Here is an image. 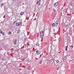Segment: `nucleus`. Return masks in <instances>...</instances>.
Masks as SVG:
<instances>
[{
  "label": "nucleus",
  "mask_w": 74,
  "mask_h": 74,
  "mask_svg": "<svg viewBox=\"0 0 74 74\" xmlns=\"http://www.w3.org/2000/svg\"><path fill=\"white\" fill-rule=\"evenodd\" d=\"M58 24H60V23H59V21L57 20L55 22V23H53L52 24V26L53 27V26L57 27L58 25Z\"/></svg>",
  "instance_id": "obj_1"
},
{
  "label": "nucleus",
  "mask_w": 74,
  "mask_h": 74,
  "mask_svg": "<svg viewBox=\"0 0 74 74\" xmlns=\"http://www.w3.org/2000/svg\"><path fill=\"white\" fill-rule=\"evenodd\" d=\"M40 36L41 37H43V35H44V31L42 30L40 32Z\"/></svg>",
  "instance_id": "obj_2"
},
{
  "label": "nucleus",
  "mask_w": 74,
  "mask_h": 74,
  "mask_svg": "<svg viewBox=\"0 0 74 74\" xmlns=\"http://www.w3.org/2000/svg\"><path fill=\"white\" fill-rule=\"evenodd\" d=\"M16 26H20V25H22V23H21V22H20L19 23H16Z\"/></svg>",
  "instance_id": "obj_3"
},
{
  "label": "nucleus",
  "mask_w": 74,
  "mask_h": 74,
  "mask_svg": "<svg viewBox=\"0 0 74 74\" xmlns=\"http://www.w3.org/2000/svg\"><path fill=\"white\" fill-rule=\"evenodd\" d=\"M51 56L53 57V56H55V53L51 52Z\"/></svg>",
  "instance_id": "obj_4"
},
{
  "label": "nucleus",
  "mask_w": 74,
  "mask_h": 74,
  "mask_svg": "<svg viewBox=\"0 0 74 74\" xmlns=\"http://www.w3.org/2000/svg\"><path fill=\"white\" fill-rule=\"evenodd\" d=\"M58 3H59V2H58L57 3H56L54 5V6H55V7L57 6V5H58Z\"/></svg>",
  "instance_id": "obj_5"
},
{
  "label": "nucleus",
  "mask_w": 74,
  "mask_h": 74,
  "mask_svg": "<svg viewBox=\"0 0 74 74\" xmlns=\"http://www.w3.org/2000/svg\"><path fill=\"white\" fill-rule=\"evenodd\" d=\"M17 42V40L16 39L15 42H14V45H16V43Z\"/></svg>",
  "instance_id": "obj_6"
},
{
  "label": "nucleus",
  "mask_w": 74,
  "mask_h": 74,
  "mask_svg": "<svg viewBox=\"0 0 74 74\" xmlns=\"http://www.w3.org/2000/svg\"><path fill=\"white\" fill-rule=\"evenodd\" d=\"M67 59V58H66V57H65L64 58V60L65 62H66V59Z\"/></svg>",
  "instance_id": "obj_7"
},
{
  "label": "nucleus",
  "mask_w": 74,
  "mask_h": 74,
  "mask_svg": "<svg viewBox=\"0 0 74 74\" xmlns=\"http://www.w3.org/2000/svg\"><path fill=\"white\" fill-rule=\"evenodd\" d=\"M1 34H3V36H4V32H3V31H1Z\"/></svg>",
  "instance_id": "obj_8"
},
{
  "label": "nucleus",
  "mask_w": 74,
  "mask_h": 74,
  "mask_svg": "<svg viewBox=\"0 0 74 74\" xmlns=\"http://www.w3.org/2000/svg\"><path fill=\"white\" fill-rule=\"evenodd\" d=\"M24 14V12H22L20 14L21 15H22Z\"/></svg>",
  "instance_id": "obj_9"
},
{
  "label": "nucleus",
  "mask_w": 74,
  "mask_h": 74,
  "mask_svg": "<svg viewBox=\"0 0 74 74\" xmlns=\"http://www.w3.org/2000/svg\"><path fill=\"white\" fill-rule=\"evenodd\" d=\"M53 12H56V10L55 9H53Z\"/></svg>",
  "instance_id": "obj_10"
},
{
  "label": "nucleus",
  "mask_w": 74,
  "mask_h": 74,
  "mask_svg": "<svg viewBox=\"0 0 74 74\" xmlns=\"http://www.w3.org/2000/svg\"><path fill=\"white\" fill-rule=\"evenodd\" d=\"M42 61H40L39 62V64H42Z\"/></svg>",
  "instance_id": "obj_11"
},
{
  "label": "nucleus",
  "mask_w": 74,
  "mask_h": 74,
  "mask_svg": "<svg viewBox=\"0 0 74 74\" xmlns=\"http://www.w3.org/2000/svg\"><path fill=\"white\" fill-rule=\"evenodd\" d=\"M12 33L11 32H9V33L8 34V35H9V34H11Z\"/></svg>",
  "instance_id": "obj_12"
},
{
  "label": "nucleus",
  "mask_w": 74,
  "mask_h": 74,
  "mask_svg": "<svg viewBox=\"0 0 74 74\" xmlns=\"http://www.w3.org/2000/svg\"><path fill=\"white\" fill-rule=\"evenodd\" d=\"M52 60H52V59H51L50 60V61H51V62H52Z\"/></svg>",
  "instance_id": "obj_13"
},
{
  "label": "nucleus",
  "mask_w": 74,
  "mask_h": 74,
  "mask_svg": "<svg viewBox=\"0 0 74 74\" xmlns=\"http://www.w3.org/2000/svg\"><path fill=\"white\" fill-rule=\"evenodd\" d=\"M56 62H57V63H59V60H57Z\"/></svg>",
  "instance_id": "obj_14"
},
{
  "label": "nucleus",
  "mask_w": 74,
  "mask_h": 74,
  "mask_svg": "<svg viewBox=\"0 0 74 74\" xmlns=\"http://www.w3.org/2000/svg\"><path fill=\"white\" fill-rule=\"evenodd\" d=\"M26 40V38H24V41H25Z\"/></svg>",
  "instance_id": "obj_15"
},
{
  "label": "nucleus",
  "mask_w": 74,
  "mask_h": 74,
  "mask_svg": "<svg viewBox=\"0 0 74 74\" xmlns=\"http://www.w3.org/2000/svg\"><path fill=\"white\" fill-rule=\"evenodd\" d=\"M67 46L66 47V51H67Z\"/></svg>",
  "instance_id": "obj_16"
},
{
  "label": "nucleus",
  "mask_w": 74,
  "mask_h": 74,
  "mask_svg": "<svg viewBox=\"0 0 74 74\" xmlns=\"http://www.w3.org/2000/svg\"><path fill=\"white\" fill-rule=\"evenodd\" d=\"M65 26L66 27H67V25H65Z\"/></svg>",
  "instance_id": "obj_17"
},
{
  "label": "nucleus",
  "mask_w": 74,
  "mask_h": 74,
  "mask_svg": "<svg viewBox=\"0 0 74 74\" xmlns=\"http://www.w3.org/2000/svg\"><path fill=\"white\" fill-rule=\"evenodd\" d=\"M38 5H40V2L38 3Z\"/></svg>",
  "instance_id": "obj_18"
},
{
  "label": "nucleus",
  "mask_w": 74,
  "mask_h": 74,
  "mask_svg": "<svg viewBox=\"0 0 74 74\" xmlns=\"http://www.w3.org/2000/svg\"><path fill=\"white\" fill-rule=\"evenodd\" d=\"M38 52H39L38 51H36V53H38Z\"/></svg>",
  "instance_id": "obj_19"
},
{
  "label": "nucleus",
  "mask_w": 74,
  "mask_h": 74,
  "mask_svg": "<svg viewBox=\"0 0 74 74\" xmlns=\"http://www.w3.org/2000/svg\"><path fill=\"white\" fill-rule=\"evenodd\" d=\"M41 1V0H39V3H40V1Z\"/></svg>",
  "instance_id": "obj_20"
},
{
  "label": "nucleus",
  "mask_w": 74,
  "mask_h": 74,
  "mask_svg": "<svg viewBox=\"0 0 74 74\" xmlns=\"http://www.w3.org/2000/svg\"><path fill=\"white\" fill-rule=\"evenodd\" d=\"M40 54V53H39V52H38V53H37V54H38H38Z\"/></svg>",
  "instance_id": "obj_21"
},
{
  "label": "nucleus",
  "mask_w": 74,
  "mask_h": 74,
  "mask_svg": "<svg viewBox=\"0 0 74 74\" xmlns=\"http://www.w3.org/2000/svg\"><path fill=\"white\" fill-rule=\"evenodd\" d=\"M4 5V4H1V5L2 6V5Z\"/></svg>",
  "instance_id": "obj_22"
},
{
  "label": "nucleus",
  "mask_w": 74,
  "mask_h": 74,
  "mask_svg": "<svg viewBox=\"0 0 74 74\" xmlns=\"http://www.w3.org/2000/svg\"><path fill=\"white\" fill-rule=\"evenodd\" d=\"M53 32H55V29H53Z\"/></svg>",
  "instance_id": "obj_23"
},
{
  "label": "nucleus",
  "mask_w": 74,
  "mask_h": 74,
  "mask_svg": "<svg viewBox=\"0 0 74 74\" xmlns=\"http://www.w3.org/2000/svg\"><path fill=\"white\" fill-rule=\"evenodd\" d=\"M1 31L0 30V33H1Z\"/></svg>",
  "instance_id": "obj_24"
},
{
  "label": "nucleus",
  "mask_w": 74,
  "mask_h": 74,
  "mask_svg": "<svg viewBox=\"0 0 74 74\" xmlns=\"http://www.w3.org/2000/svg\"><path fill=\"white\" fill-rule=\"evenodd\" d=\"M15 21H14V23H15Z\"/></svg>",
  "instance_id": "obj_25"
},
{
  "label": "nucleus",
  "mask_w": 74,
  "mask_h": 74,
  "mask_svg": "<svg viewBox=\"0 0 74 74\" xmlns=\"http://www.w3.org/2000/svg\"><path fill=\"white\" fill-rule=\"evenodd\" d=\"M56 40H54V41H55Z\"/></svg>",
  "instance_id": "obj_26"
}]
</instances>
